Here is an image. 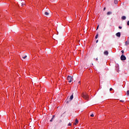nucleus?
I'll return each instance as SVG.
<instances>
[{
	"instance_id": "obj_1",
	"label": "nucleus",
	"mask_w": 129,
	"mask_h": 129,
	"mask_svg": "<svg viewBox=\"0 0 129 129\" xmlns=\"http://www.w3.org/2000/svg\"><path fill=\"white\" fill-rule=\"evenodd\" d=\"M82 96L84 99H86V100H88V98H89V96L87 93H83Z\"/></svg>"
},
{
	"instance_id": "obj_2",
	"label": "nucleus",
	"mask_w": 129,
	"mask_h": 129,
	"mask_svg": "<svg viewBox=\"0 0 129 129\" xmlns=\"http://www.w3.org/2000/svg\"><path fill=\"white\" fill-rule=\"evenodd\" d=\"M67 80L70 83H71V82L73 81V77L68 76L67 77Z\"/></svg>"
},
{
	"instance_id": "obj_3",
	"label": "nucleus",
	"mask_w": 129,
	"mask_h": 129,
	"mask_svg": "<svg viewBox=\"0 0 129 129\" xmlns=\"http://www.w3.org/2000/svg\"><path fill=\"white\" fill-rule=\"evenodd\" d=\"M120 59L122 61H123L124 60H126V57H125V56H124V55H123V54H122L120 57Z\"/></svg>"
},
{
	"instance_id": "obj_4",
	"label": "nucleus",
	"mask_w": 129,
	"mask_h": 129,
	"mask_svg": "<svg viewBox=\"0 0 129 129\" xmlns=\"http://www.w3.org/2000/svg\"><path fill=\"white\" fill-rule=\"evenodd\" d=\"M21 57H22L23 59H26V58H27V55L22 54V55H21Z\"/></svg>"
},
{
	"instance_id": "obj_5",
	"label": "nucleus",
	"mask_w": 129,
	"mask_h": 129,
	"mask_svg": "<svg viewBox=\"0 0 129 129\" xmlns=\"http://www.w3.org/2000/svg\"><path fill=\"white\" fill-rule=\"evenodd\" d=\"M129 44V37H128L127 40L125 42V45L126 46H127Z\"/></svg>"
},
{
	"instance_id": "obj_6",
	"label": "nucleus",
	"mask_w": 129,
	"mask_h": 129,
	"mask_svg": "<svg viewBox=\"0 0 129 129\" xmlns=\"http://www.w3.org/2000/svg\"><path fill=\"white\" fill-rule=\"evenodd\" d=\"M116 37H120V32H117L116 34Z\"/></svg>"
},
{
	"instance_id": "obj_7",
	"label": "nucleus",
	"mask_w": 129,
	"mask_h": 129,
	"mask_svg": "<svg viewBox=\"0 0 129 129\" xmlns=\"http://www.w3.org/2000/svg\"><path fill=\"white\" fill-rule=\"evenodd\" d=\"M75 122V123H74V125H76L78 123V119H76Z\"/></svg>"
},
{
	"instance_id": "obj_8",
	"label": "nucleus",
	"mask_w": 129,
	"mask_h": 129,
	"mask_svg": "<svg viewBox=\"0 0 129 129\" xmlns=\"http://www.w3.org/2000/svg\"><path fill=\"white\" fill-rule=\"evenodd\" d=\"M104 55H106V56H107V55H108V51H104Z\"/></svg>"
},
{
	"instance_id": "obj_9",
	"label": "nucleus",
	"mask_w": 129,
	"mask_h": 129,
	"mask_svg": "<svg viewBox=\"0 0 129 129\" xmlns=\"http://www.w3.org/2000/svg\"><path fill=\"white\" fill-rule=\"evenodd\" d=\"M73 99V94H72L70 98V101H71Z\"/></svg>"
},
{
	"instance_id": "obj_10",
	"label": "nucleus",
	"mask_w": 129,
	"mask_h": 129,
	"mask_svg": "<svg viewBox=\"0 0 129 129\" xmlns=\"http://www.w3.org/2000/svg\"><path fill=\"white\" fill-rule=\"evenodd\" d=\"M114 3L115 5H117V4H118V1H117L116 0H114Z\"/></svg>"
},
{
	"instance_id": "obj_11",
	"label": "nucleus",
	"mask_w": 129,
	"mask_h": 129,
	"mask_svg": "<svg viewBox=\"0 0 129 129\" xmlns=\"http://www.w3.org/2000/svg\"><path fill=\"white\" fill-rule=\"evenodd\" d=\"M122 20H125V19H126V17H125V16H122L121 17Z\"/></svg>"
},
{
	"instance_id": "obj_12",
	"label": "nucleus",
	"mask_w": 129,
	"mask_h": 129,
	"mask_svg": "<svg viewBox=\"0 0 129 129\" xmlns=\"http://www.w3.org/2000/svg\"><path fill=\"white\" fill-rule=\"evenodd\" d=\"M44 15H45V16H49V13L45 12Z\"/></svg>"
},
{
	"instance_id": "obj_13",
	"label": "nucleus",
	"mask_w": 129,
	"mask_h": 129,
	"mask_svg": "<svg viewBox=\"0 0 129 129\" xmlns=\"http://www.w3.org/2000/svg\"><path fill=\"white\" fill-rule=\"evenodd\" d=\"M111 13H112L111 12H107V15H108V16L109 15H111Z\"/></svg>"
},
{
	"instance_id": "obj_14",
	"label": "nucleus",
	"mask_w": 129,
	"mask_h": 129,
	"mask_svg": "<svg viewBox=\"0 0 129 129\" xmlns=\"http://www.w3.org/2000/svg\"><path fill=\"white\" fill-rule=\"evenodd\" d=\"M98 38V33H97L96 36H95V39H97Z\"/></svg>"
},
{
	"instance_id": "obj_15",
	"label": "nucleus",
	"mask_w": 129,
	"mask_h": 129,
	"mask_svg": "<svg viewBox=\"0 0 129 129\" xmlns=\"http://www.w3.org/2000/svg\"><path fill=\"white\" fill-rule=\"evenodd\" d=\"M126 94L127 95V96H129V90H127V92H126Z\"/></svg>"
},
{
	"instance_id": "obj_16",
	"label": "nucleus",
	"mask_w": 129,
	"mask_h": 129,
	"mask_svg": "<svg viewBox=\"0 0 129 129\" xmlns=\"http://www.w3.org/2000/svg\"><path fill=\"white\" fill-rule=\"evenodd\" d=\"M68 125H69L70 126H71V125H72V124L70 122V123L68 124Z\"/></svg>"
},
{
	"instance_id": "obj_17",
	"label": "nucleus",
	"mask_w": 129,
	"mask_h": 129,
	"mask_svg": "<svg viewBox=\"0 0 129 129\" xmlns=\"http://www.w3.org/2000/svg\"><path fill=\"white\" fill-rule=\"evenodd\" d=\"M90 116H91L92 117H93V116H94V114H92L90 115Z\"/></svg>"
},
{
	"instance_id": "obj_18",
	"label": "nucleus",
	"mask_w": 129,
	"mask_h": 129,
	"mask_svg": "<svg viewBox=\"0 0 129 129\" xmlns=\"http://www.w3.org/2000/svg\"><path fill=\"white\" fill-rule=\"evenodd\" d=\"M24 5H25V3H22V5H21L22 7H24Z\"/></svg>"
},
{
	"instance_id": "obj_19",
	"label": "nucleus",
	"mask_w": 129,
	"mask_h": 129,
	"mask_svg": "<svg viewBox=\"0 0 129 129\" xmlns=\"http://www.w3.org/2000/svg\"><path fill=\"white\" fill-rule=\"evenodd\" d=\"M53 119H54V118H52L50 119V121H51V122L53 121Z\"/></svg>"
},
{
	"instance_id": "obj_20",
	"label": "nucleus",
	"mask_w": 129,
	"mask_h": 129,
	"mask_svg": "<svg viewBox=\"0 0 129 129\" xmlns=\"http://www.w3.org/2000/svg\"><path fill=\"white\" fill-rule=\"evenodd\" d=\"M127 26H129V21H127Z\"/></svg>"
},
{
	"instance_id": "obj_21",
	"label": "nucleus",
	"mask_w": 129,
	"mask_h": 129,
	"mask_svg": "<svg viewBox=\"0 0 129 129\" xmlns=\"http://www.w3.org/2000/svg\"><path fill=\"white\" fill-rule=\"evenodd\" d=\"M121 53H122V54H123V53H124V51L123 50H121Z\"/></svg>"
},
{
	"instance_id": "obj_22",
	"label": "nucleus",
	"mask_w": 129,
	"mask_h": 129,
	"mask_svg": "<svg viewBox=\"0 0 129 129\" xmlns=\"http://www.w3.org/2000/svg\"><path fill=\"white\" fill-rule=\"evenodd\" d=\"M99 27V25H98L97 27V30H98V28Z\"/></svg>"
},
{
	"instance_id": "obj_23",
	"label": "nucleus",
	"mask_w": 129,
	"mask_h": 129,
	"mask_svg": "<svg viewBox=\"0 0 129 129\" xmlns=\"http://www.w3.org/2000/svg\"><path fill=\"white\" fill-rule=\"evenodd\" d=\"M121 102H124V100H120Z\"/></svg>"
},
{
	"instance_id": "obj_24",
	"label": "nucleus",
	"mask_w": 129,
	"mask_h": 129,
	"mask_svg": "<svg viewBox=\"0 0 129 129\" xmlns=\"http://www.w3.org/2000/svg\"><path fill=\"white\" fill-rule=\"evenodd\" d=\"M118 28H119V29H122L121 26H119Z\"/></svg>"
},
{
	"instance_id": "obj_25",
	"label": "nucleus",
	"mask_w": 129,
	"mask_h": 129,
	"mask_svg": "<svg viewBox=\"0 0 129 129\" xmlns=\"http://www.w3.org/2000/svg\"><path fill=\"white\" fill-rule=\"evenodd\" d=\"M109 90H110V91H111V90H112V88H110Z\"/></svg>"
},
{
	"instance_id": "obj_26",
	"label": "nucleus",
	"mask_w": 129,
	"mask_h": 129,
	"mask_svg": "<svg viewBox=\"0 0 129 129\" xmlns=\"http://www.w3.org/2000/svg\"><path fill=\"white\" fill-rule=\"evenodd\" d=\"M57 31H58V32H60V29L59 28H58Z\"/></svg>"
},
{
	"instance_id": "obj_27",
	"label": "nucleus",
	"mask_w": 129,
	"mask_h": 129,
	"mask_svg": "<svg viewBox=\"0 0 129 129\" xmlns=\"http://www.w3.org/2000/svg\"><path fill=\"white\" fill-rule=\"evenodd\" d=\"M96 43H98V40H97L96 41Z\"/></svg>"
},
{
	"instance_id": "obj_28",
	"label": "nucleus",
	"mask_w": 129,
	"mask_h": 129,
	"mask_svg": "<svg viewBox=\"0 0 129 129\" xmlns=\"http://www.w3.org/2000/svg\"><path fill=\"white\" fill-rule=\"evenodd\" d=\"M55 117V116H54V115H53V116H52V118H54Z\"/></svg>"
},
{
	"instance_id": "obj_29",
	"label": "nucleus",
	"mask_w": 129,
	"mask_h": 129,
	"mask_svg": "<svg viewBox=\"0 0 129 129\" xmlns=\"http://www.w3.org/2000/svg\"><path fill=\"white\" fill-rule=\"evenodd\" d=\"M106 9V8H104L103 11H105Z\"/></svg>"
},
{
	"instance_id": "obj_30",
	"label": "nucleus",
	"mask_w": 129,
	"mask_h": 129,
	"mask_svg": "<svg viewBox=\"0 0 129 129\" xmlns=\"http://www.w3.org/2000/svg\"><path fill=\"white\" fill-rule=\"evenodd\" d=\"M96 60L97 61V60H98V58H97L96 59Z\"/></svg>"
},
{
	"instance_id": "obj_31",
	"label": "nucleus",
	"mask_w": 129,
	"mask_h": 129,
	"mask_svg": "<svg viewBox=\"0 0 129 129\" xmlns=\"http://www.w3.org/2000/svg\"><path fill=\"white\" fill-rule=\"evenodd\" d=\"M68 102H69L68 101H67V103H68Z\"/></svg>"
},
{
	"instance_id": "obj_32",
	"label": "nucleus",
	"mask_w": 129,
	"mask_h": 129,
	"mask_svg": "<svg viewBox=\"0 0 129 129\" xmlns=\"http://www.w3.org/2000/svg\"><path fill=\"white\" fill-rule=\"evenodd\" d=\"M48 52H51V51L50 50H48Z\"/></svg>"
},
{
	"instance_id": "obj_33",
	"label": "nucleus",
	"mask_w": 129,
	"mask_h": 129,
	"mask_svg": "<svg viewBox=\"0 0 129 129\" xmlns=\"http://www.w3.org/2000/svg\"><path fill=\"white\" fill-rule=\"evenodd\" d=\"M79 83L80 84V81L79 82Z\"/></svg>"
},
{
	"instance_id": "obj_34",
	"label": "nucleus",
	"mask_w": 129,
	"mask_h": 129,
	"mask_svg": "<svg viewBox=\"0 0 129 129\" xmlns=\"http://www.w3.org/2000/svg\"><path fill=\"white\" fill-rule=\"evenodd\" d=\"M48 11L50 12V10H48Z\"/></svg>"
},
{
	"instance_id": "obj_35",
	"label": "nucleus",
	"mask_w": 129,
	"mask_h": 129,
	"mask_svg": "<svg viewBox=\"0 0 129 129\" xmlns=\"http://www.w3.org/2000/svg\"><path fill=\"white\" fill-rule=\"evenodd\" d=\"M0 129H2V128H0Z\"/></svg>"
}]
</instances>
